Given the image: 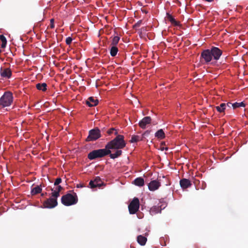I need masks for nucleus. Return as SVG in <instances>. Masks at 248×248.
Wrapping results in <instances>:
<instances>
[{
    "instance_id": "f257e3e1",
    "label": "nucleus",
    "mask_w": 248,
    "mask_h": 248,
    "mask_svg": "<svg viewBox=\"0 0 248 248\" xmlns=\"http://www.w3.org/2000/svg\"><path fill=\"white\" fill-rule=\"evenodd\" d=\"M126 145L124 140V136L122 135H118L115 138L108 142L105 147L108 150L120 149L124 148Z\"/></svg>"
},
{
    "instance_id": "f03ea898",
    "label": "nucleus",
    "mask_w": 248,
    "mask_h": 248,
    "mask_svg": "<svg viewBox=\"0 0 248 248\" xmlns=\"http://www.w3.org/2000/svg\"><path fill=\"white\" fill-rule=\"evenodd\" d=\"M110 153L111 151L108 150L106 148L105 149L94 150L88 154V158L91 160H94L98 158L103 157L108 155Z\"/></svg>"
},
{
    "instance_id": "7ed1b4c3",
    "label": "nucleus",
    "mask_w": 248,
    "mask_h": 248,
    "mask_svg": "<svg viewBox=\"0 0 248 248\" xmlns=\"http://www.w3.org/2000/svg\"><path fill=\"white\" fill-rule=\"evenodd\" d=\"M78 198L76 193H67L62 197V203L65 206H70L78 202Z\"/></svg>"
},
{
    "instance_id": "20e7f679",
    "label": "nucleus",
    "mask_w": 248,
    "mask_h": 248,
    "mask_svg": "<svg viewBox=\"0 0 248 248\" xmlns=\"http://www.w3.org/2000/svg\"><path fill=\"white\" fill-rule=\"evenodd\" d=\"M13 102V95L11 92H6L0 98V106L4 108L10 106Z\"/></svg>"
},
{
    "instance_id": "39448f33",
    "label": "nucleus",
    "mask_w": 248,
    "mask_h": 248,
    "mask_svg": "<svg viewBox=\"0 0 248 248\" xmlns=\"http://www.w3.org/2000/svg\"><path fill=\"white\" fill-rule=\"evenodd\" d=\"M101 137V131L97 128L91 129L89 132V135L86 139V141H94Z\"/></svg>"
},
{
    "instance_id": "423d86ee",
    "label": "nucleus",
    "mask_w": 248,
    "mask_h": 248,
    "mask_svg": "<svg viewBox=\"0 0 248 248\" xmlns=\"http://www.w3.org/2000/svg\"><path fill=\"white\" fill-rule=\"evenodd\" d=\"M139 200L137 198H134L128 205V209L130 214H135L139 210Z\"/></svg>"
},
{
    "instance_id": "0eeeda50",
    "label": "nucleus",
    "mask_w": 248,
    "mask_h": 248,
    "mask_svg": "<svg viewBox=\"0 0 248 248\" xmlns=\"http://www.w3.org/2000/svg\"><path fill=\"white\" fill-rule=\"evenodd\" d=\"M58 204L57 200L55 198H50L47 199L43 203L45 208H53Z\"/></svg>"
},
{
    "instance_id": "6e6552de",
    "label": "nucleus",
    "mask_w": 248,
    "mask_h": 248,
    "mask_svg": "<svg viewBox=\"0 0 248 248\" xmlns=\"http://www.w3.org/2000/svg\"><path fill=\"white\" fill-rule=\"evenodd\" d=\"M166 206V204L165 203H162V202H160L157 205L154 206L150 209V213L152 215H155L160 213L161 210L165 208Z\"/></svg>"
},
{
    "instance_id": "1a4fd4ad",
    "label": "nucleus",
    "mask_w": 248,
    "mask_h": 248,
    "mask_svg": "<svg viewBox=\"0 0 248 248\" xmlns=\"http://www.w3.org/2000/svg\"><path fill=\"white\" fill-rule=\"evenodd\" d=\"M212 57L215 60H218L222 54V51L217 47L213 46L210 49Z\"/></svg>"
},
{
    "instance_id": "9d476101",
    "label": "nucleus",
    "mask_w": 248,
    "mask_h": 248,
    "mask_svg": "<svg viewBox=\"0 0 248 248\" xmlns=\"http://www.w3.org/2000/svg\"><path fill=\"white\" fill-rule=\"evenodd\" d=\"M201 57L204 60L206 63L210 62L212 59L210 49L204 50L201 53Z\"/></svg>"
},
{
    "instance_id": "9b49d317",
    "label": "nucleus",
    "mask_w": 248,
    "mask_h": 248,
    "mask_svg": "<svg viewBox=\"0 0 248 248\" xmlns=\"http://www.w3.org/2000/svg\"><path fill=\"white\" fill-rule=\"evenodd\" d=\"M0 74L1 77L5 78H10L12 76V71L9 68H3L0 69Z\"/></svg>"
},
{
    "instance_id": "f8f14e48",
    "label": "nucleus",
    "mask_w": 248,
    "mask_h": 248,
    "mask_svg": "<svg viewBox=\"0 0 248 248\" xmlns=\"http://www.w3.org/2000/svg\"><path fill=\"white\" fill-rule=\"evenodd\" d=\"M151 118L150 116L144 117L139 122V124L140 127L142 129H145L146 127V125L151 123Z\"/></svg>"
},
{
    "instance_id": "ddd939ff",
    "label": "nucleus",
    "mask_w": 248,
    "mask_h": 248,
    "mask_svg": "<svg viewBox=\"0 0 248 248\" xmlns=\"http://www.w3.org/2000/svg\"><path fill=\"white\" fill-rule=\"evenodd\" d=\"M161 186L160 183L156 180L151 181L148 184V188L150 191L157 190Z\"/></svg>"
},
{
    "instance_id": "4468645a",
    "label": "nucleus",
    "mask_w": 248,
    "mask_h": 248,
    "mask_svg": "<svg viewBox=\"0 0 248 248\" xmlns=\"http://www.w3.org/2000/svg\"><path fill=\"white\" fill-rule=\"evenodd\" d=\"M100 182H101V179L99 176H97L94 178V180L90 181L89 186L91 188H93L97 186L100 187L101 184Z\"/></svg>"
},
{
    "instance_id": "2eb2a0df",
    "label": "nucleus",
    "mask_w": 248,
    "mask_h": 248,
    "mask_svg": "<svg viewBox=\"0 0 248 248\" xmlns=\"http://www.w3.org/2000/svg\"><path fill=\"white\" fill-rule=\"evenodd\" d=\"M180 185L184 189L190 187L192 184L189 179L183 178L180 181Z\"/></svg>"
},
{
    "instance_id": "dca6fc26",
    "label": "nucleus",
    "mask_w": 248,
    "mask_h": 248,
    "mask_svg": "<svg viewBox=\"0 0 248 248\" xmlns=\"http://www.w3.org/2000/svg\"><path fill=\"white\" fill-rule=\"evenodd\" d=\"M98 103V100L94 97H90L86 101V104L90 107L96 106Z\"/></svg>"
},
{
    "instance_id": "f3484780",
    "label": "nucleus",
    "mask_w": 248,
    "mask_h": 248,
    "mask_svg": "<svg viewBox=\"0 0 248 248\" xmlns=\"http://www.w3.org/2000/svg\"><path fill=\"white\" fill-rule=\"evenodd\" d=\"M167 17L168 19L170 22V23L175 26H178L180 25V22L177 21L169 13H167Z\"/></svg>"
},
{
    "instance_id": "a211bd4d",
    "label": "nucleus",
    "mask_w": 248,
    "mask_h": 248,
    "mask_svg": "<svg viewBox=\"0 0 248 248\" xmlns=\"http://www.w3.org/2000/svg\"><path fill=\"white\" fill-rule=\"evenodd\" d=\"M133 183L136 186H142L144 185V180L143 178L141 177H138L134 180Z\"/></svg>"
},
{
    "instance_id": "6ab92c4d",
    "label": "nucleus",
    "mask_w": 248,
    "mask_h": 248,
    "mask_svg": "<svg viewBox=\"0 0 248 248\" xmlns=\"http://www.w3.org/2000/svg\"><path fill=\"white\" fill-rule=\"evenodd\" d=\"M147 240V238L142 235H140L137 237V242L141 246H144Z\"/></svg>"
},
{
    "instance_id": "aec40b11",
    "label": "nucleus",
    "mask_w": 248,
    "mask_h": 248,
    "mask_svg": "<svg viewBox=\"0 0 248 248\" xmlns=\"http://www.w3.org/2000/svg\"><path fill=\"white\" fill-rule=\"evenodd\" d=\"M42 189L41 186H37L35 187L32 188L31 190V194L32 195H35L37 194L40 193L42 192Z\"/></svg>"
},
{
    "instance_id": "412c9836",
    "label": "nucleus",
    "mask_w": 248,
    "mask_h": 248,
    "mask_svg": "<svg viewBox=\"0 0 248 248\" xmlns=\"http://www.w3.org/2000/svg\"><path fill=\"white\" fill-rule=\"evenodd\" d=\"M36 87L38 90L45 92L47 90V84L46 83H39L36 85Z\"/></svg>"
},
{
    "instance_id": "4be33fe9",
    "label": "nucleus",
    "mask_w": 248,
    "mask_h": 248,
    "mask_svg": "<svg viewBox=\"0 0 248 248\" xmlns=\"http://www.w3.org/2000/svg\"><path fill=\"white\" fill-rule=\"evenodd\" d=\"M155 137L160 140H162L165 138V134L163 130L162 129H160L155 133Z\"/></svg>"
},
{
    "instance_id": "5701e85b",
    "label": "nucleus",
    "mask_w": 248,
    "mask_h": 248,
    "mask_svg": "<svg viewBox=\"0 0 248 248\" xmlns=\"http://www.w3.org/2000/svg\"><path fill=\"white\" fill-rule=\"evenodd\" d=\"M117 150L115 152V153L111 154V153H110V154H108V155H109V156L111 158L115 159L116 158L122 155V151L119 149H117Z\"/></svg>"
},
{
    "instance_id": "b1692460",
    "label": "nucleus",
    "mask_w": 248,
    "mask_h": 248,
    "mask_svg": "<svg viewBox=\"0 0 248 248\" xmlns=\"http://www.w3.org/2000/svg\"><path fill=\"white\" fill-rule=\"evenodd\" d=\"M217 110L220 113L224 112L226 108V105L225 103H221L219 106L216 107Z\"/></svg>"
},
{
    "instance_id": "393cba45",
    "label": "nucleus",
    "mask_w": 248,
    "mask_h": 248,
    "mask_svg": "<svg viewBox=\"0 0 248 248\" xmlns=\"http://www.w3.org/2000/svg\"><path fill=\"white\" fill-rule=\"evenodd\" d=\"M0 40L2 42V44L1 45V47L2 48H4L7 45L6 38L3 34H1L0 35Z\"/></svg>"
},
{
    "instance_id": "a878e982",
    "label": "nucleus",
    "mask_w": 248,
    "mask_h": 248,
    "mask_svg": "<svg viewBox=\"0 0 248 248\" xmlns=\"http://www.w3.org/2000/svg\"><path fill=\"white\" fill-rule=\"evenodd\" d=\"M118 51V49L116 46H112L110 50V54L112 57H115Z\"/></svg>"
},
{
    "instance_id": "bb28decb",
    "label": "nucleus",
    "mask_w": 248,
    "mask_h": 248,
    "mask_svg": "<svg viewBox=\"0 0 248 248\" xmlns=\"http://www.w3.org/2000/svg\"><path fill=\"white\" fill-rule=\"evenodd\" d=\"M120 40V37L118 36H115L112 37L111 45L112 46H116Z\"/></svg>"
},
{
    "instance_id": "cd10ccee",
    "label": "nucleus",
    "mask_w": 248,
    "mask_h": 248,
    "mask_svg": "<svg viewBox=\"0 0 248 248\" xmlns=\"http://www.w3.org/2000/svg\"><path fill=\"white\" fill-rule=\"evenodd\" d=\"M106 132L108 136L111 135L113 133H114L115 135H118V131L117 129L114 128H111L108 129Z\"/></svg>"
},
{
    "instance_id": "c85d7f7f",
    "label": "nucleus",
    "mask_w": 248,
    "mask_h": 248,
    "mask_svg": "<svg viewBox=\"0 0 248 248\" xmlns=\"http://www.w3.org/2000/svg\"><path fill=\"white\" fill-rule=\"evenodd\" d=\"M245 107V104L242 102L240 103L235 102L233 103L232 105V108L233 109H235L238 108L240 107Z\"/></svg>"
},
{
    "instance_id": "c756f323",
    "label": "nucleus",
    "mask_w": 248,
    "mask_h": 248,
    "mask_svg": "<svg viewBox=\"0 0 248 248\" xmlns=\"http://www.w3.org/2000/svg\"><path fill=\"white\" fill-rule=\"evenodd\" d=\"M165 145L166 143L165 142H161L159 149H160L161 151H164V150L167 151L168 150V148L167 147H165Z\"/></svg>"
},
{
    "instance_id": "7c9ffc66",
    "label": "nucleus",
    "mask_w": 248,
    "mask_h": 248,
    "mask_svg": "<svg viewBox=\"0 0 248 248\" xmlns=\"http://www.w3.org/2000/svg\"><path fill=\"white\" fill-rule=\"evenodd\" d=\"M140 137L139 136H133L130 140V142L132 143L137 142L139 140Z\"/></svg>"
},
{
    "instance_id": "2f4dec72",
    "label": "nucleus",
    "mask_w": 248,
    "mask_h": 248,
    "mask_svg": "<svg viewBox=\"0 0 248 248\" xmlns=\"http://www.w3.org/2000/svg\"><path fill=\"white\" fill-rule=\"evenodd\" d=\"M52 197H53L52 198H55L57 199V198L60 196V192L58 191H57L56 190H54L52 193Z\"/></svg>"
},
{
    "instance_id": "473e14b6",
    "label": "nucleus",
    "mask_w": 248,
    "mask_h": 248,
    "mask_svg": "<svg viewBox=\"0 0 248 248\" xmlns=\"http://www.w3.org/2000/svg\"><path fill=\"white\" fill-rule=\"evenodd\" d=\"M72 41V38L71 37H68L66 38L65 43L67 45H69L71 44Z\"/></svg>"
},
{
    "instance_id": "72a5a7b5",
    "label": "nucleus",
    "mask_w": 248,
    "mask_h": 248,
    "mask_svg": "<svg viewBox=\"0 0 248 248\" xmlns=\"http://www.w3.org/2000/svg\"><path fill=\"white\" fill-rule=\"evenodd\" d=\"M62 182V179L61 178H58L56 179L54 182L55 186H58L59 184Z\"/></svg>"
},
{
    "instance_id": "f704fd0d",
    "label": "nucleus",
    "mask_w": 248,
    "mask_h": 248,
    "mask_svg": "<svg viewBox=\"0 0 248 248\" xmlns=\"http://www.w3.org/2000/svg\"><path fill=\"white\" fill-rule=\"evenodd\" d=\"M50 28L51 29L54 28V19L53 18L50 19Z\"/></svg>"
},
{
    "instance_id": "c9c22d12",
    "label": "nucleus",
    "mask_w": 248,
    "mask_h": 248,
    "mask_svg": "<svg viewBox=\"0 0 248 248\" xmlns=\"http://www.w3.org/2000/svg\"><path fill=\"white\" fill-rule=\"evenodd\" d=\"M62 186H57V187L56 188L55 190L60 192L62 190Z\"/></svg>"
},
{
    "instance_id": "e433bc0d",
    "label": "nucleus",
    "mask_w": 248,
    "mask_h": 248,
    "mask_svg": "<svg viewBox=\"0 0 248 248\" xmlns=\"http://www.w3.org/2000/svg\"><path fill=\"white\" fill-rule=\"evenodd\" d=\"M226 107H227L229 108H231V107H232L233 103L228 102L227 104H226Z\"/></svg>"
},
{
    "instance_id": "4c0bfd02",
    "label": "nucleus",
    "mask_w": 248,
    "mask_h": 248,
    "mask_svg": "<svg viewBox=\"0 0 248 248\" xmlns=\"http://www.w3.org/2000/svg\"><path fill=\"white\" fill-rule=\"evenodd\" d=\"M84 187H85L84 184H79L77 185V187L78 188H82Z\"/></svg>"
},
{
    "instance_id": "58836bf2",
    "label": "nucleus",
    "mask_w": 248,
    "mask_h": 248,
    "mask_svg": "<svg viewBox=\"0 0 248 248\" xmlns=\"http://www.w3.org/2000/svg\"><path fill=\"white\" fill-rule=\"evenodd\" d=\"M141 23H142V21H141V20H139V21H138V22H137V23L135 25V26L136 27H140V24H141Z\"/></svg>"
},
{
    "instance_id": "ea45409f",
    "label": "nucleus",
    "mask_w": 248,
    "mask_h": 248,
    "mask_svg": "<svg viewBox=\"0 0 248 248\" xmlns=\"http://www.w3.org/2000/svg\"><path fill=\"white\" fill-rule=\"evenodd\" d=\"M204 0L206 1L209 2H212L214 1V0Z\"/></svg>"
},
{
    "instance_id": "a19ab883",
    "label": "nucleus",
    "mask_w": 248,
    "mask_h": 248,
    "mask_svg": "<svg viewBox=\"0 0 248 248\" xmlns=\"http://www.w3.org/2000/svg\"><path fill=\"white\" fill-rule=\"evenodd\" d=\"M47 194V193L46 192H45V193H42L41 194V196H44L45 195H46Z\"/></svg>"
},
{
    "instance_id": "79ce46f5",
    "label": "nucleus",
    "mask_w": 248,
    "mask_h": 248,
    "mask_svg": "<svg viewBox=\"0 0 248 248\" xmlns=\"http://www.w3.org/2000/svg\"><path fill=\"white\" fill-rule=\"evenodd\" d=\"M142 11L144 13H147V12L145 10H142Z\"/></svg>"
},
{
    "instance_id": "37998d69",
    "label": "nucleus",
    "mask_w": 248,
    "mask_h": 248,
    "mask_svg": "<svg viewBox=\"0 0 248 248\" xmlns=\"http://www.w3.org/2000/svg\"><path fill=\"white\" fill-rule=\"evenodd\" d=\"M146 133H149V132H148V131H146L145 132V134H146Z\"/></svg>"
},
{
    "instance_id": "c03bdc74",
    "label": "nucleus",
    "mask_w": 248,
    "mask_h": 248,
    "mask_svg": "<svg viewBox=\"0 0 248 248\" xmlns=\"http://www.w3.org/2000/svg\"><path fill=\"white\" fill-rule=\"evenodd\" d=\"M1 52V50L0 49V53Z\"/></svg>"
}]
</instances>
